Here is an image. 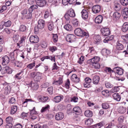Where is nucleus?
Here are the masks:
<instances>
[{
	"mask_svg": "<svg viewBox=\"0 0 128 128\" xmlns=\"http://www.w3.org/2000/svg\"><path fill=\"white\" fill-rule=\"evenodd\" d=\"M74 32L75 34L78 36H85L86 38H88L89 36L88 34V33L84 32L80 28L76 29Z\"/></svg>",
	"mask_w": 128,
	"mask_h": 128,
	"instance_id": "nucleus-1",
	"label": "nucleus"
},
{
	"mask_svg": "<svg viewBox=\"0 0 128 128\" xmlns=\"http://www.w3.org/2000/svg\"><path fill=\"white\" fill-rule=\"evenodd\" d=\"M44 21L42 19H40L38 22V24L37 27L35 28V32H37L39 29H42L44 28Z\"/></svg>",
	"mask_w": 128,
	"mask_h": 128,
	"instance_id": "nucleus-2",
	"label": "nucleus"
},
{
	"mask_svg": "<svg viewBox=\"0 0 128 128\" xmlns=\"http://www.w3.org/2000/svg\"><path fill=\"white\" fill-rule=\"evenodd\" d=\"M101 31L102 35L104 36H107L110 34V31L108 28H102Z\"/></svg>",
	"mask_w": 128,
	"mask_h": 128,
	"instance_id": "nucleus-3",
	"label": "nucleus"
},
{
	"mask_svg": "<svg viewBox=\"0 0 128 128\" xmlns=\"http://www.w3.org/2000/svg\"><path fill=\"white\" fill-rule=\"evenodd\" d=\"M100 58L98 56H94L93 58L88 60V63L90 64H91L93 63L98 62L100 60Z\"/></svg>",
	"mask_w": 128,
	"mask_h": 128,
	"instance_id": "nucleus-4",
	"label": "nucleus"
},
{
	"mask_svg": "<svg viewBox=\"0 0 128 128\" xmlns=\"http://www.w3.org/2000/svg\"><path fill=\"white\" fill-rule=\"evenodd\" d=\"M30 40L32 43H36L38 42L39 38L37 36L32 35L30 38Z\"/></svg>",
	"mask_w": 128,
	"mask_h": 128,
	"instance_id": "nucleus-5",
	"label": "nucleus"
},
{
	"mask_svg": "<svg viewBox=\"0 0 128 128\" xmlns=\"http://www.w3.org/2000/svg\"><path fill=\"white\" fill-rule=\"evenodd\" d=\"M75 38V36L74 35L69 34L67 35L66 36V39L67 42H72L74 40Z\"/></svg>",
	"mask_w": 128,
	"mask_h": 128,
	"instance_id": "nucleus-6",
	"label": "nucleus"
},
{
	"mask_svg": "<svg viewBox=\"0 0 128 128\" xmlns=\"http://www.w3.org/2000/svg\"><path fill=\"white\" fill-rule=\"evenodd\" d=\"M101 7L98 5L94 6L92 8V10L93 12L96 14L99 12L101 10Z\"/></svg>",
	"mask_w": 128,
	"mask_h": 128,
	"instance_id": "nucleus-7",
	"label": "nucleus"
},
{
	"mask_svg": "<svg viewBox=\"0 0 128 128\" xmlns=\"http://www.w3.org/2000/svg\"><path fill=\"white\" fill-rule=\"evenodd\" d=\"M36 4L40 7L44 6L46 3L45 0H35Z\"/></svg>",
	"mask_w": 128,
	"mask_h": 128,
	"instance_id": "nucleus-8",
	"label": "nucleus"
},
{
	"mask_svg": "<svg viewBox=\"0 0 128 128\" xmlns=\"http://www.w3.org/2000/svg\"><path fill=\"white\" fill-rule=\"evenodd\" d=\"M46 59H49L51 60L52 61L55 62L56 58L55 56H44L41 58V60L42 61H43Z\"/></svg>",
	"mask_w": 128,
	"mask_h": 128,
	"instance_id": "nucleus-9",
	"label": "nucleus"
},
{
	"mask_svg": "<svg viewBox=\"0 0 128 128\" xmlns=\"http://www.w3.org/2000/svg\"><path fill=\"white\" fill-rule=\"evenodd\" d=\"M81 13L83 19L86 20L88 18V13L86 10L84 9L82 10Z\"/></svg>",
	"mask_w": 128,
	"mask_h": 128,
	"instance_id": "nucleus-10",
	"label": "nucleus"
},
{
	"mask_svg": "<svg viewBox=\"0 0 128 128\" xmlns=\"http://www.w3.org/2000/svg\"><path fill=\"white\" fill-rule=\"evenodd\" d=\"M64 97L62 95L55 96L53 99V101L56 103H58L63 100Z\"/></svg>",
	"mask_w": 128,
	"mask_h": 128,
	"instance_id": "nucleus-11",
	"label": "nucleus"
},
{
	"mask_svg": "<svg viewBox=\"0 0 128 128\" xmlns=\"http://www.w3.org/2000/svg\"><path fill=\"white\" fill-rule=\"evenodd\" d=\"M62 79L61 77H60L58 80H54L53 81L52 84L54 85L59 86L61 84L63 83Z\"/></svg>",
	"mask_w": 128,
	"mask_h": 128,
	"instance_id": "nucleus-12",
	"label": "nucleus"
},
{
	"mask_svg": "<svg viewBox=\"0 0 128 128\" xmlns=\"http://www.w3.org/2000/svg\"><path fill=\"white\" fill-rule=\"evenodd\" d=\"M28 85L30 86L34 90H36L38 89V84L36 83L33 82H32L29 84Z\"/></svg>",
	"mask_w": 128,
	"mask_h": 128,
	"instance_id": "nucleus-13",
	"label": "nucleus"
},
{
	"mask_svg": "<svg viewBox=\"0 0 128 128\" xmlns=\"http://www.w3.org/2000/svg\"><path fill=\"white\" fill-rule=\"evenodd\" d=\"M64 117L63 114L61 112L57 113L55 116V119L57 120H60L62 119Z\"/></svg>",
	"mask_w": 128,
	"mask_h": 128,
	"instance_id": "nucleus-14",
	"label": "nucleus"
},
{
	"mask_svg": "<svg viewBox=\"0 0 128 128\" xmlns=\"http://www.w3.org/2000/svg\"><path fill=\"white\" fill-rule=\"evenodd\" d=\"M103 20V17L101 15L97 16L95 18V22L96 24H100L102 23Z\"/></svg>",
	"mask_w": 128,
	"mask_h": 128,
	"instance_id": "nucleus-15",
	"label": "nucleus"
},
{
	"mask_svg": "<svg viewBox=\"0 0 128 128\" xmlns=\"http://www.w3.org/2000/svg\"><path fill=\"white\" fill-rule=\"evenodd\" d=\"M120 16V14L118 12H115L112 15L113 20L115 21L118 20Z\"/></svg>",
	"mask_w": 128,
	"mask_h": 128,
	"instance_id": "nucleus-16",
	"label": "nucleus"
},
{
	"mask_svg": "<svg viewBox=\"0 0 128 128\" xmlns=\"http://www.w3.org/2000/svg\"><path fill=\"white\" fill-rule=\"evenodd\" d=\"M2 64L4 65L8 64L10 62L8 57L7 56H5L2 58Z\"/></svg>",
	"mask_w": 128,
	"mask_h": 128,
	"instance_id": "nucleus-17",
	"label": "nucleus"
},
{
	"mask_svg": "<svg viewBox=\"0 0 128 128\" xmlns=\"http://www.w3.org/2000/svg\"><path fill=\"white\" fill-rule=\"evenodd\" d=\"M116 49L118 50H123L124 48V46L120 42L118 41L116 43Z\"/></svg>",
	"mask_w": 128,
	"mask_h": 128,
	"instance_id": "nucleus-18",
	"label": "nucleus"
},
{
	"mask_svg": "<svg viewBox=\"0 0 128 128\" xmlns=\"http://www.w3.org/2000/svg\"><path fill=\"white\" fill-rule=\"evenodd\" d=\"M114 71L119 75H121L123 74L122 69L118 67H116L114 68Z\"/></svg>",
	"mask_w": 128,
	"mask_h": 128,
	"instance_id": "nucleus-19",
	"label": "nucleus"
},
{
	"mask_svg": "<svg viewBox=\"0 0 128 128\" xmlns=\"http://www.w3.org/2000/svg\"><path fill=\"white\" fill-rule=\"evenodd\" d=\"M73 112L77 114H79L81 112L80 108L78 106H76L73 109Z\"/></svg>",
	"mask_w": 128,
	"mask_h": 128,
	"instance_id": "nucleus-20",
	"label": "nucleus"
},
{
	"mask_svg": "<svg viewBox=\"0 0 128 128\" xmlns=\"http://www.w3.org/2000/svg\"><path fill=\"white\" fill-rule=\"evenodd\" d=\"M112 96L114 99L118 101H120V96L118 93L114 94L112 95Z\"/></svg>",
	"mask_w": 128,
	"mask_h": 128,
	"instance_id": "nucleus-21",
	"label": "nucleus"
},
{
	"mask_svg": "<svg viewBox=\"0 0 128 128\" xmlns=\"http://www.w3.org/2000/svg\"><path fill=\"white\" fill-rule=\"evenodd\" d=\"M100 80V77L98 76H95L93 77L92 80L93 83L94 84H98Z\"/></svg>",
	"mask_w": 128,
	"mask_h": 128,
	"instance_id": "nucleus-22",
	"label": "nucleus"
},
{
	"mask_svg": "<svg viewBox=\"0 0 128 128\" xmlns=\"http://www.w3.org/2000/svg\"><path fill=\"white\" fill-rule=\"evenodd\" d=\"M126 110V108L123 106H120L118 109V112L121 114H123L125 113Z\"/></svg>",
	"mask_w": 128,
	"mask_h": 128,
	"instance_id": "nucleus-23",
	"label": "nucleus"
},
{
	"mask_svg": "<svg viewBox=\"0 0 128 128\" xmlns=\"http://www.w3.org/2000/svg\"><path fill=\"white\" fill-rule=\"evenodd\" d=\"M40 75L41 74L40 73H37L34 78V80L37 82L40 81L41 78Z\"/></svg>",
	"mask_w": 128,
	"mask_h": 128,
	"instance_id": "nucleus-24",
	"label": "nucleus"
},
{
	"mask_svg": "<svg viewBox=\"0 0 128 128\" xmlns=\"http://www.w3.org/2000/svg\"><path fill=\"white\" fill-rule=\"evenodd\" d=\"M122 30L124 32H126L128 30V24L127 23H124L121 28Z\"/></svg>",
	"mask_w": 128,
	"mask_h": 128,
	"instance_id": "nucleus-25",
	"label": "nucleus"
},
{
	"mask_svg": "<svg viewBox=\"0 0 128 128\" xmlns=\"http://www.w3.org/2000/svg\"><path fill=\"white\" fill-rule=\"evenodd\" d=\"M85 116L88 117H90L92 116V112L88 110H86L84 112Z\"/></svg>",
	"mask_w": 128,
	"mask_h": 128,
	"instance_id": "nucleus-26",
	"label": "nucleus"
},
{
	"mask_svg": "<svg viewBox=\"0 0 128 128\" xmlns=\"http://www.w3.org/2000/svg\"><path fill=\"white\" fill-rule=\"evenodd\" d=\"M71 79L73 81L76 82H78L79 81V78L75 74H73L72 75Z\"/></svg>",
	"mask_w": 128,
	"mask_h": 128,
	"instance_id": "nucleus-27",
	"label": "nucleus"
},
{
	"mask_svg": "<svg viewBox=\"0 0 128 128\" xmlns=\"http://www.w3.org/2000/svg\"><path fill=\"white\" fill-rule=\"evenodd\" d=\"M94 39L96 44L98 43L101 40L100 36L98 35L95 36L94 37Z\"/></svg>",
	"mask_w": 128,
	"mask_h": 128,
	"instance_id": "nucleus-28",
	"label": "nucleus"
},
{
	"mask_svg": "<svg viewBox=\"0 0 128 128\" xmlns=\"http://www.w3.org/2000/svg\"><path fill=\"white\" fill-rule=\"evenodd\" d=\"M110 53V51L106 48L103 49L102 50V53L103 55L106 56Z\"/></svg>",
	"mask_w": 128,
	"mask_h": 128,
	"instance_id": "nucleus-29",
	"label": "nucleus"
},
{
	"mask_svg": "<svg viewBox=\"0 0 128 128\" xmlns=\"http://www.w3.org/2000/svg\"><path fill=\"white\" fill-rule=\"evenodd\" d=\"M68 14L70 16L72 17H74L75 16L74 12L73 10L71 8L68 10Z\"/></svg>",
	"mask_w": 128,
	"mask_h": 128,
	"instance_id": "nucleus-30",
	"label": "nucleus"
},
{
	"mask_svg": "<svg viewBox=\"0 0 128 128\" xmlns=\"http://www.w3.org/2000/svg\"><path fill=\"white\" fill-rule=\"evenodd\" d=\"M17 107L16 106H12L11 107V111L10 114H14L17 111Z\"/></svg>",
	"mask_w": 128,
	"mask_h": 128,
	"instance_id": "nucleus-31",
	"label": "nucleus"
},
{
	"mask_svg": "<svg viewBox=\"0 0 128 128\" xmlns=\"http://www.w3.org/2000/svg\"><path fill=\"white\" fill-rule=\"evenodd\" d=\"M32 12L30 11L29 9H28V12H27V14H25V16L26 18L27 19H30L32 17Z\"/></svg>",
	"mask_w": 128,
	"mask_h": 128,
	"instance_id": "nucleus-32",
	"label": "nucleus"
},
{
	"mask_svg": "<svg viewBox=\"0 0 128 128\" xmlns=\"http://www.w3.org/2000/svg\"><path fill=\"white\" fill-rule=\"evenodd\" d=\"M4 93L6 94L10 93L11 91V88L9 86H8L5 88Z\"/></svg>",
	"mask_w": 128,
	"mask_h": 128,
	"instance_id": "nucleus-33",
	"label": "nucleus"
},
{
	"mask_svg": "<svg viewBox=\"0 0 128 128\" xmlns=\"http://www.w3.org/2000/svg\"><path fill=\"white\" fill-rule=\"evenodd\" d=\"M64 28L66 30L68 31H71L72 30V26L69 24H66L64 26Z\"/></svg>",
	"mask_w": 128,
	"mask_h": 128,
	"instance_id": "nucleus-34",
	"label": "nucleus"
},
{
	"mask_svg": "<svg viewBox=\"0 0 128 128\" xmlns=\"http://www.w3.org/2000/svg\"><path fill=\"white\" fill-rule=\"evenodd\" d=\"M93 119L90 118H88L85 120V124L86 125H90L92 124L93 122Z\"/></svg>",
	"mask_w": 128,
	"mask_h": 128,
	"instance_id": "nucleus-35",
	"label": "nucleus"
},
{
	"mask_svg": "<svg viewBox=\"0 0 128 128\" xmlns=\"http://www.w3.org/2000/svg\"><path fill=\"white\" fill-rule=\"evenodd\" d=\"M123 16L124 19H126L128 17V8H126L124 9V11Z\"/></svg>",
	"mask_w": 128,
	"mask_h": 128,
	"instance_id": "nucleus-36",
	"label": "nucleus"
},
{
	"mask_svg": "<svg viewBox=\"0 0 128 128\" xmlns=\"http://www.w3.org/2000/svg\"><path fill=\"white\" fill-rule=\"evenodd\" d=\"M114 9L116 11H119L121 8L120 4H115L114 5Z\"/></svg>",
	"mask_w": 128,
	"mask_h": 128,
	"instance_id": "nucleus-37",
	"label": "nucleus"
},
{
	"mask_svg": "<svg viewBox=\"0 0 128 128\" xmlns=\"http://www.w3.org/2000/svg\"><path fill=\"white\" fill-rule=\"evenodd\" d=\"M119 86H115L112 88L110 91V92L114 93L118 92L120 90Z\"/></svg>",
	"mask_w": 128,
	"mask_h": 128,
	"instance_id": "nucleus-38",
	"label": "nucleus"
},
{
	"mask_svg": "<svg viewBox=\"0 0 128 128\" xmlns=\"http://www.w3.org/2000/svg\"><path fill=\"white\" fill-rule=\"evenodd\" d=\"M23 70H22L20 72L17 73L14 76L15 78L17 79L20 80L22 78V75L21 76V74L23 72Z\"/></svg>",
	"mask_w": 128,
	"mask_h": 128,
	"instance_id": "nucleus-39",
	"label": "nucleus"
},
{
	"mask_svg": "<svg viewBox=\"0 0 128 128\" xmlns=\"http://www.w3.org/2000/svg\"><path fill=\"white\" fill-rule=\"evenodd\" d=\"M50 108V106L49 105H46L45 106L43 107L41 110L42 112H44L48 110Z\"/></svg>",
	"mask_w": 128,
	"mask_h": 128,
	"instance_id": "nucleus-40",
	"label": "nucleus"
},
{
	"mask_svg": "<svg viewBox=\"0 0 128 128\" xmlns=\"http://www.w3.org/2000/svg\"><path fill=\"white\" fill-rule=\"evenodd\" d=\"M48 99V96H42L40 98V100L43 102H46Z\"/></svg>",
	"mask_w": 128,
	"mask_h": 128,
	"instance_id": "nucleus-41",
	"label": "nucleus"
},
{
	"mask_svg": "<svg viewBox=\"0 0 128 128\" xmlns=\"http://www.w3.org/2000/svg\"><path fill=\"white\" fill-rule=\"evenodd\" d=\"M35 62H34L32 63L28 64L27 66V68L30 69H32L35 66Z\"/></svg>",
	"mask_w": 128,
	"mask_h": 128,
	"instance_id": "nucleus-42",
	"label": "nucleus"
},
{
	"mask_svg": "<svg viewBox=\"0 0 128 128\" xmlns=\"http://www.w3.org/2000/svg\"><path fill=\"white\" fill-rule=\"evenodd\" d=\"M12 22L10 20H8L7 22H4V25L6 27H10L11 24Z\"/></svg>",
	"mask_w": 128,
	"mask_h": 128,
	"instance_id": "nucleus-43",
	"label": "nucleus"
},
{
	"mask_svg": "<svg viewBox=\"0 0 128 128\" xmlns=\"http://www.w3.org/2000/svg\"><path fill=\"white\" fill-rule=\"evenodd\" d=\"M12 120L13 119L11 116L8 117L6 119V122L7 123H12Z\"/></svg>",
	"mask_w": 128,
	"mask_h": 128,
	"instance_id": "nucleus-44",
	"label": "nucleus"
},
{
	"mask_svg": "<svg viewBox=\"0 0 128 128\" xmlns=\"http://www.w3.org/2000/svg\"><path fill=\"white\" fill-rule=\"evenodd\" d=\"M120 2L123 6H125L128 4V0H120Z\"/></svg>",
	"mask_w": 128,
	"mask_h": 128,
	"instance_id": "nucleus-45",
	"label": "nucleus"
},
{
	"mask_svg": "<svg viewBox=\"0 0 128 128\" xmlns=\"http://www.w3.org/2000/svg\"><path fill=\"white\" fill-rule=\"evenodd\" d=\"M48 28L49 30L50 31H52L53 30L54 28L53 24L50 23H48Z\"/></svg>",
	"mask_w": 128,
	"mask_h": 128,
	"instance_id": "nucleus-46",
	"label": "nucleus"
},
{
	"mask_svg": "<svg viewBox=\"0 0 128 128\" xmlns=\"http://www.w3.org/2000/svg\"><path fill=\"white\" fill-rule=\"evenodd\" d=\"M110 93V91H109L107 90H104L102 92V93L103 95L107 96H108Z\"/></svg>",
	"mask_w": 128,
	"mask_h": 128,
	"instance_id": "nucleus-47",
	"label": "nucleus"
},
{
	"mask_svg": "<svg viewBox=\"0 0 128 128\" xmlns=\"http://www.w3.org/2000/svg\"><path fill=\"white\" fill-rule=\"evenodd\" d=\"M104 70L106 72H108L110 73L114 72V71L111 68L109 67H106L104 69Z\"/></svg>",
	"mask_w": 128,
	"mask_h": 128,
	"instance_id": "nucleus-48",
	"label": "nucleus"
},
{
	"mask_svg": "<svg viewBox=\"0 0 128 128\" xmlns=\"http://www.w3.org/2000/svg\"><path fill=\"white\" fill-rule=\"evenodd\" d=\"M19 30L22 32L25 31L26 30V27L24 25H21L20 27Z\"/></svg>",
	"mask_w": 128,
	"mask_h": 128,
	"instance_id": "nucleus-49",
	"label": "nucleus"
},
{
	"mask_svg": "<svg viewBox=\"0 0 128 128\" xmlns=\"http://www.w3.org/2000/svg\"><path fill=\"white\" fill-rule=\"evenodd\" d=\"M38 8V6L36 5H33L31 6L29 9L30 10V11H32V12L33 10L34 9H36Z\"/></svg>",
	"mask_w": 128,
	"mask_h": 128,
	"instance_id": "nucleus-50",
	"label": "nucleus"
},
{
	"mask_svg": "<svg viewBox=\"0 0 128 128\" xmlns=\"http://www.w3.org/2000/svg\"><path fill=\"white\" fill-rule=\"evenodd\" d=\"M49 2L52 3L53 4L57 5L59 3V0H49Z\"/></svg>",
	"mask_w": 128,
	"mask_h": 128,
	"instance_id": "nucleus-51",
	"label": "nucleus"
},
{
	"mask_svg": "<svg viewBox=\"0 0 128 128\" xmlns=\"http://www.w3.org/2000/svg\"><path fill=\"white\" fill-rule=\"evenodd\" d=\"M92 64L94 68L96 69H99L100 67V66L98 62L93 63Z\"/></svg>",
	"mask_w": 128,
	"mask_h": 128,
	"instance_id": "nucleus-52",
	"label": "nucleus"
},
{
	"mask_svg": "<svg viewBox=\"0 0 128 128\" xmlns=\"http://www.w3.org/2000/svg\"><path fill=\"white\" fill-rule=\"evenodd\" d=\"M102 108L103 109H106L109 107V105L107 103H103L102 104Z\"/></svg>",
	"mask_w": 128,
	"mask_h": 128,
	"instance_id": "nucleus-53",
	"label": "nucleus"
},
{
	"mask_svg": "<svg viewBox=\"0 0 128 128\" xmlns=\"http://www.w3.org/2000/svg\"><path fill=\"white\" fill-rule=\"evenodd\" d=\"M53 39L54 42H55L58 40V36L57 34H53Z\"/></svg>",
	"mask_w": 128,
	"mask_h": 128,
	"instance_id": "nucleus-54",
	"label": "nucleus"
},
{
	"mask_svg": "<svg viewBox=\"0 0 128 128\" xmlns=\"http://www.w3.org/2000/svg\"><path fill=\"white\" fill-rule=\"evenodd\" d=\"M13 40L16 42H17L18 40V36L16 34H14L12 37Z\"/></svg>",
	"mask_w": 128,
	"mask_h": 128,
	"instance_id": "nucleus-55",
	"label": "nucleus"
},
{
	"mask_svg": "<svg viewBox=\"0 0 128 128\" xmlns=\"http://www.w3.org/2000/svg\"><path fill=\"white\" fill-rule=\"evenodd\" d=\"M70 84V81L68 79L65 83V86L67 89L69 88Z\"/></svg>",
	"mask_w": 128,
	"mask_h": 128,
	"instance_id": "nucleus-56",
	"label": "nucleus"
},
{
	"mask_svg": "<svg viewBox=\"0 0 128 128\" xmlns=\"http://www.w3.org/2000/svg\"><path fill=\"white\" fill-rule=\"evenodd\" d=\"M41 46L42 48H45L47 46V44L46 41H43L42 43Z\"/></svg>",
	"mask_w": 128,
	"mask_h": 128,
	"instance_id": "nucleus-57",
	"label": "nucleus"
},
{
	"mask_svg": "<svg viewBox=\"0 0 128 128\" xmlns=\"http://www.w3.org/2000/svg\"><path fill=\"white\" fill-rule=\"evenodd\" d=\"M32 100L31 99H26L25 100H24L23 101L22 104H25L24 106H26L27 105V102L28 101H32Z\"/></svg>",
	"mask_w": 128,
	"mask_h": 128,
	"instance_id": "nucleus-58",
	"label": "nucleus"
},
{
	"mask_svg": "<svg viewBox=\"0 0 128 128\" xmlns=\"http://www.w3.org/2000/svg\"><path fill=\"white\" fill-rule=\"evenodd\" d=\"M84 60V57L82 56L79 58V60L78 61V63L80 64H81Z\"/></svg>",
	"mask_w": 128,
	"mask_h": 128,
	"instance_id": "nucleus-59",
	"label": "nucleus"
},
{
	"mask_svg": "<svg viewBox=\"0 0 128 128\" xmlns=\"http://www.w3.org/2000/svg\"><path fill=\"white\" fill-rule=\"evenodd\" d=\"M6 68L7 69L6 73L7 74H11L12 72V69L8 66H6Z\"/></svg>",
	"mask_w": 128,
	"mask_h": 128,
	"instance_id": "nucleus-60",
	"label": "nucleus"
},
{
	"mask_svg": "<svg viewBox=\"0 0 128 128\" xmlns=\"http://www.w3.org/2000/svg\"><path fill=\"white\" fill-rule=\"evenodd\" d=\"M15 64V66H16L17 67L20 68L22 67V63L21 62L18 61H16Z\"/></svg>",
	"mask_w": 128,
	"mask_h": 128,
	"instance_id": "nucleus-61",
	"label": "nucleus"
},
{
	"mask_svg": "<svg viewBox=\"0 0 128 128\" xmlns=\"http://www.w3.org/2000/svg\"><path fill=\"white\" fill-rule=\"evenodd\" d=\"M79 22L77 20V19H75L72 21V24L75 26H78V25Z\"/></svg>",
	"mask_w": 128,
	"mask_h": 128,
	"instance_id": "nucleus-62",
	"label": "nucleus"
},
{
	"mask_svg": "<svg viewBox=\"0 0 128 128\" xmlns=\"http://www.w3.org/2000/svg\"><path fill=\"white\" fill-rule=\"evenodd\" d=\"M16 100L15 98L13 97L11 98L10 100L9 101V103L11 104H13L15 102Z\"/></svg>",
	"mask_w": 128,
	"mask_h": 128,
	"instance_id": "nucleus-63",
	"label": "nucleus"
},
{
	"mask_svg": "<svg viewBox=\"0 0 128 128\" xmlns=\"http://www.w3.org/2000/svg\"><path fill=\"white\" fill-rule=\"evenodd\" d=\"M3 32H6L8 34H10L11 32V30L7 28H4L3 31Z\"/></svg>",
	"mask_w": 128,
	"mask_h": 128,
	"instance_id": "nucleus-64",
	"label": "nucleus"
}]
</instances>
